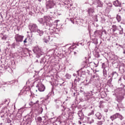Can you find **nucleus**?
<instances>
[{
  "instance_id": "19",
  "label": "nucleus",
  "mask_w": 125,
  "mask_h": 125,
  "mask_svg": "<svg viewBox=\"0 0 125 125\" xmlns=\"http://www.w3.org/2000/svg\"><path fill=\"white\" fill-rule=\"evenodd\" d=\"M112 31L113 32H116V31H117V26L116 25L112 26Z\"/></svg>"
},
{
  "instance_id": "9",
  "label": "nucleus",
  "mask_w": 125,
  "mask_h": 125,
  "mask_svg": "<svg viewBox=\"0 0 125 125\" xmlns=\"http://www.w3.org/2000/svg\"><path fill=\"white\" fill-rule=\"evenodd\" d=\"M55 102L57 105V108H59V106L62 104V102L59 100H56Z\"/></svg>"
},
{
  "instance_id": "13",
  "label": "nucleus",
  "mask_w": 125,
  "mask_h": 125,
  "mask_svg": "<svg viewBox=\"0 0 125 125\" xmlns=\"http://www.w3.org/2000/svg\"><path fill=\"white\" fill-rule=\"evenodd\" d=\"M96 117L98 118L99 120H101V118H102V115L100 112H97L96 114Z\"/></svg>"
},
{
  "instance_id": "6",
  "label": "nucleus",
  "mask_w": 125,
  "mask_h": 125,
  "mask_svg": "<svg viewBox=\"0 0 125 125\" xmlns=\"http://www.w3.org/2000/svg\"><path fill=\"white\" fill-rule=\"evenodd\" d=\"M118 96H120L121 98H124L125 97V90L122 89V88L118 89Z\"/></svg>"
},
{
  "instance_id": "35",
  "label": "nucleus",
  "mask_w": 125,
  "mask_h": 125,
  "mask_svg": "<svg viewBox=\"0 0 125 125\" xmlns=\"http://www.w3.org/2000/svg\"><path fill=\"white\" fill-rule=\"evenodd\" d=\"M111 125H113V123H111V124H110Z\"/></svg>"
},
{
  "instance_id": "16",
  "label": "nucleus",
  "mask_w": 125,
  "mask_h": 125,
  "mask_svg": "<svg viewBox=\"0 0 125 125\" xmlns=\"http://www.w3.org/2000/svg\"><path fill=\"white\" fill-rule=\"evenodd\" d=\"M111 76L112 77H117L118 76V73H117V72H116V71L113 72L111 74Z\"/></svg>"
},
{
  "instance_id": "18",
  "label": "nucleus",
  "mask_w": 125,
  "mask_h": 125,
  "mask_svg": "<svg viewBox=\"0 0 125 125\" xmlns=\"http://www.w3.org/2000/svg\"><path fill=\"white\" fill-rule=\"evenodd\" d=\"M38 102H39V101H37L36 102H31L30 103H29V105L30 106H32V105H34L35 104H38Z\"/></svg>"
},
{
  "instance_id": "33",
  "label": "nucleus",
  "mask_w": 125,
  "mask_h": 125,
  "mask_svg": "<svg viewBox=\"0 0 125 125\" xmlns=\"http://www.w3.org/2000/svg\"><path fill=\"white\" fill-rule=\"evenodd\" d=\"M73 94H74V96H75V94H76V93L74 92V93H73Z\"/></svg>"
},
{
  "instance_id": "39",
  "label": "nucleus",
  "mask_w": 125,
  "mask_h": 125,
  "mask_svg": "<svg viewBox=\"0 0 125 125\" xmlns=\"http://www.w3.org/2000/svg\"><path fill=\"white\" fill-rule=\"evenodd\" d=\"M83 125H85V124H83Z\"/></svg>"
},
{
  "instance_id": "23",
  "label": "nucleus",
  "mask_w": 125,
  "mask_h": 125,
  "mask_svg": "<svg viewBox=\"0 0 125 125\" xmlns=\"http://www.w3.org/2000/svg\"><path fill=\"white\" fill-rule=\"evenodd\" d=\"M112 81H113V79H112V78H110V79L108 81V83H112Z\"/></svg>"
},
{
  "instance_id": "17",
  "label": "nucleus",
  "mask_w": 125,
  "mask_h": 125,
  "mask_svg": "<svg viewBox=\"0 0 125 125\" xmlns=\"http://www.w3.org/2000/svg\"><path fill=\"white\" fill-rule=\"evenodd\" d=\"M116 19L118 22H120L121 20H122V18H121L120 16L117 15L116 17Z\"/></svg>"
},
{
  "instance_id": "26",
  "label": "nucleus",
  "mask_w": 125,
  "mask_h": 125,
  "mask_svg": "<svg viewBox=\"0 0 125 125\" xmlns=\"http://www.w3.org/2000/svg\"><path fill=\"white\" fill-rule=\"evenodd\" d=\"M99 125H103V123H102V121H100V122H98V123Z\"/></svg>"
},
{
  "instance_id": "5",
  "label": "nucleus",
  "mask_w": 125,
  "mask_h": 125,
  "mask_svg": "<svg viewBox=\"0 0 125 125\" xmlns=\"http://www.w3.org/2000/svg\"><path fill=\"white\" fill-rule=\"evenodd\" d=\"M116 118H119L121 120H123V116H122L121 114H119V113H116L110 117V119L112 121L116 120Z\"/></svg>"
},
{
  "instance_id": "3",
  "label": "nucleus",
  "mask_w": 125,
  "mask_h": 125,
  "mask_svg": "<svg viewBox=\"0 0 125 125\" xmlns=\"http://www.w3.org/2000/svg\"><path fill=\"white\" fill-rule=\"evenodd\" d=\"M15 39L17 42H23V39H24V36L17 34L15 36Z\"/></svg>"
},
{
  "instance_id": "12",
  "label": "nucleus",
  "mask_w": 125,
  "mask_h": 125,
  "mask_svg": "<svg viewBox=\"0 0 125 125\" xmlns=\"http://www.w3.org/2000/svg\"><path fill=\"white\" fill-rule=\"evenodd\" d=\"M36 32H37L40 37H42V36L43 35V31L42 30H41L40 29H37L36 30Z\"/></svg>"
},
{
  "instance_id": "10",
  "label": "nucleus",
  "mask_w": 125,
  "mask_h": 125,
  "mask_svg": "<svg viewBox=\"0 0 125 125\" xmlns=\"http://www.w3.org/2000/svg\"><path fill=\"white\" fill-rule=\"evenodd\" d=\"M93 12H94V10H93V9L90 8L88 10V13L89 16H92V13H93Z\"/></svg>"
},
{
  "instance_id": "31",
  "label": "nucleus",
  "mask_w": 125,
  "mask_h": 125,
  "mask_svg": "<svg viewBox=\"0 0 125 125\" xmlns=\"http://www.w3.org/2000/svg\"><path fill=\"white\" fill-rule=\"evenodd\" d=\"M70 21H71V22L73 23V24H74V21H73V20H71Z\"/></svg>"
},
{
  "instance_id": "36",
  "label": "nucleus",
  "mask_w": 125,
  "mask_h": 125,
  "mask_svg": "<svg viewBox=\"0 0 125 125\" xmlns=\"http://www.w3.org/2000/svg\"><path fill=\"white\" fill-rule=\"evenodd\" d=\"M77 74H79V71H77Z\"/></svg>"
},
{
  "instance_id": "15",
  "label": "nucleus",
  "mask_w": 125,
  "mask_h": 125,
  "mask_svg": "<svg viewBox=\"0 0 125 125\" xmlns=\"http://www.w3.org/2000/svg\"><path fill=\"white\" fill-rule=\"evenodd\" d=\"M119 27L120 28V29L119 30V34L120 35H123V34H124V30L123 29V28H122V26H121V25H120Z\"/></svg>"
},
{
  "instance_id": "24",
  "label": "nucleus",
  "mask_w": 125,
  "mask_h": 125,
  "mask_svg": "<svg viewBox=\"0 0 125 125\" xmlns=\"http://www.w3.org/2000/svg\"><path fill=\"white\" fill-rule=\"evenodd\" d=\"M88 95L91 96V95H92V91H90V93H88Z\"/></svg>"
},
{
  "instance_id": "21",
  "label": "nucleus",
  "mask_w": 125,
  "mask_h": 125,
  "mask_svg": "<svg viewBox=\"0 0 125 125\" xmlns=\"http://www.w3.org/2000/svg\"><path fill=\"white\" fill-rule=\"evenodd\" d=\"M39 22H40V23H41V24H42V23H43V20L42 19V18H41L39 19L38 20Z\"/></svg>"
},
{
  "instance_id": "1",
  "label": "nucleus",
  "mask_w": 125,
  "mask_h": 125,
  "mask_svg": "<svg viewBox=\"0 0 125 125\" xmlns=\"http://www.w3.org/2000/svg\"><path fill=\"white\" fill-rule=\"evenodd\" d=\"M55 5L54 2H53V0H49L46 2V7L47 9H49L50 8H53Z\"/></svg>"
},
{
  "instance_id": "32",
  "label": "nucleus",
  "mask_w": 125,
  "mask_h": 125,
  "mask_svg": "<svg viewBox=\"0 0 125 125\" xmlns=\"http://www.w3.org/2000/svg\"><path fill=\"white\" fill-rule=\"evenodd\" d=\"M76 74H75V73L73 74V76H74V77H76Z\"/></svg>"
},
{
  "instance_id": "40",
  "label": "nucleus",
  "mask_w": 125,
  "mask_h": 125,
  "mask_svg": "<svg viewBox=\"0 0 125 125\" xmlns=\"http://www.w3.org/2000/svg\"><path fill=\"white\" fill-rule=\"evenodd\" d=\"M36 91H38V90H36Z\"/></svg>"
},
{
  "instance_id": "4",
  "label": "nucleus",
  "mask_w": 125,
  "mask_h": 125,
  "mask_svg": "<svg viewBox=\"0 0 125 125\" xmlns=\"http://www.w3.org/2000/svg\"><path fill=\"white\" fill-rule=\"evenodd\" d=\"M29 28L31 32H37L38 30V26L36 24H30Z\"/></svg>"
},
{
  "instance_id": "34",
  "label": "nucleus",
  "mask_w": 125,
  "mask_h": 125,
  "mask_svg": "<svg viewBox=\"0 0 125 125\" xmlns=\"http://www.w3.org/2000/svg\"><path fill=\"white\" fill-rule=\"evenodd\" d=\"M124 54H125V51L123 52Z\"/></svg>"
},
{
  "instance_id": "8",
  "label": "nucleus",
  "mask_w": 125,
  "mask_h": 125,
  "mask_svg": "<svg viewBox=\"0 0 125 125\" xmlns=\"http://www.w3.org/2000/svg\"><path fill=\"white\" fill-rule=\"evenodd\" d=\"M44 19L45 20V22H46V25L50 27V26H51V24H50V22H49V19H50V17L49 16H44Z\"/></svg>"
},
{
  "instance_id": "27",
  "label": "nucleus",
  "mask_w": 125,
  "mask_h": 125,
  "mask_svg": "<svg viewBox=\"0 0 125 125\" xmlns=\"http://www.w3.org/2000/svg\"><path fill=\"white\" fill-rule=\"evenodd\" d=\"M24 43H27V38H26L24 41H23Z\"/></svg>"
},
{
  "instance_id": "37",
  "label": "nucleus",
  "mask_w": 125,
  "mask_h": 125,
  "mask_svg": "<svg viewBox=\"0 0 125 125\" xmlns=\"http://www.w3.org/2000/svg\"><path fill=\"white\" fill-rule=\"evenodd\" d=\"M2 40H3V38H2Z\"/></svg>"
},
{
  "instance_id": "38",
  "label": "nucleus",
  "mask_w": 125,
  "mask_h": 125,
  "mask_svg": "<svg viewBox=\"0 0 125 125\" xmlns=\"http://www.w3.org/2000/svg\"><path fill=\"white\" fill-rule=\"evenodd\" d=\"M117 106L119 107V105L117 104Z\"/></svg>"
},
{
  "instance_id": "2",
  "label": "nucleus",
  "mask_w": 125,
  "mask_h": 125,
  "mask_svg": "<svg viewBox=\"0 0 125 125\" xmlns=\"http://www.w3.org/2000/svg\"><path fill=\"white\" fill-rule=\"evenodd\" d=\"M33 51L35 54L41 56V55H42V50L38 46L35 47Z\"/></svg>"
},
{
  "instance_id": "11",
  "label": "nucleus",
  "mask_w": 125,
  "mask_h": 125,
  "mask_svg": "<svg viewBox=\"0 0 125 125\" xmlns=\"http://www.w3.org/2000/svg\"><path fill=\"white\" fill-rule=\"evenodd\" d=\"M113 4L115 6H120L121 2H120L119 0H116L113 2Z\"/></svg>"
},
{
  "instance_id": "7",
  "label": "nucleus",
  "mask_w": 125,
  "mask_h": 125,
  "mask_svg": "<svg viewBox=\"0 0 125 125\" xmlns=\"http://www.w3.org/2000/svg\"><path fill=\"white\" fill-rule=\"evenodd\" d=\"M36 87H38V90L40 91H44V89H45V87L41 83H38L36 85Z\"/></svg>"
},
{
  "instance_id": "14",
  "label": "nucleus",
  "mask_w": 125,
  "mask_h": 125,
  "mask_svg": "<svg viewBox=\"0 0 125 125\" xmlns=\"http://www.w3.org/2000/svg\"><path fill=\"white\" fill-rule=\"evenodd\" d=\"M87 121H88V124H92V123H93V122H94V120H93V119H92V118H88Z\"/></svg>"
},
{
  "instance_id": "28",
  "label": "nucleus",
  "mask_w": 125,
  "mask_h": 125,
  "mask_svg": "<svg viewBox=\"0 0 125 125\" xmlns=\"http://www.w3.org/2000/svg\"><path fill=\"white\" fill-rule=\"evenodd\" d=\"M38 120H39V121H42V118L39 117V118H38Z\"/></svg>"
},
{
  "instance_id": "20",
  "label": "nucleus",
  "mask_w": 125,
  "mask_h": 125,
  "mask_svg": "<svg viewBox=\"0 0 125 125\" xmlns=\"http://www.w3.org/2000/svg\"><path fill=\"white\" fill-rule=\"evenodd\" d=\"M65 77L66 79H68V80L71 79V75L69 74H66L65 75Z\"/></svg>"
},
{
  "instance_id": "22",
  "label": "nucleus",
  "mask_w": 125,
  "mask_h": 125,
  "mask_svg": "<svg viewBox=\"0 0 125 125\" xmlns=\"http://www.w3.org/2000/svg\"><path fill=\"white\" fill-rule=\"evenodd\" d=\"M103 73H104V77H107V71H106V70H104Z\"/></svg>"
},
{
  "instance_id": "29",
  "label": "nucleus",
  "mask_w": 125,
  "mask_h": 125,
  "mask_svg": "<svg viewBox=\"0 0 125 125\" xmlns=\"http://www.w3.org/2000/svg\"><path fill=\"white\" fill-rule=\"evenodd\" d=\"M99 31H96L95 32V34H97V33H99Z\"/></svg>"
},
{
  "instance_id": "25",
  "label": "nucleus",
  "mask_w": 125,
  "mask_h": 125,
  "mask_svg": "<svg viewBox=\"0 0 125 125\" xmlns=\"http://www.w3.org/2000/svg\"><path fill=\"white\" fill-rule=\"evenodd\" d=\"M44 42H46V43H47V42H48V40L46 39H44Z\"/></svg>"
},
{
  "instance_id": "30",
  "label": "nucleus",
  "mask_w": 125,
  "mask_h": 125,
  "mask_svg": "<svg viewBox=\"0 0 125 125\" xmlns=\"http://www.w3.org/2000/svg\"><path fill=\"white\" fill-rule=\"evenodd\" d=\"M78 124H79V125H82V122H81V121H79V122H78Z\"/></svg>"
}]
</instances>
